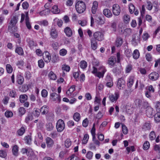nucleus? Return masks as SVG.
<instances>
[{
  "label": "nucleus",
  "mask_w": 160,
  "mask_h": 160,
  "mask_svg": "<svg viewBox=\"0 0 160 160\" xmlns=\"http://www.w3.org/2000/svg\"><path fill=\"white\" fill-rule=\"evenodd\" d=\"M19 99L21 103H24L28 99V96L25 94L21 95L19 96Z\"/></svg>",
  "instance_id": "nucleus-20"
},
{
  "label": "nucleus",
  "mask_w": 160,
  "mask_h": 160,
  "mask_svg": "<svg viewBox=\"0 0 160 160\" xmlns=\"http://www.w3.org/2000/svg\"><path fill=\"white\" fill-rule=\"evenodd\" d=\"M150 144L148 141H146L143 144V149L144 150L148 149L150 147Z\"/></svg>",
  "instance_id": "nucleus-45"
},
{
  "label": "nucleus",
  "mask_w": 160,
  "mask_h": 160,
  "mask_svg": "<svg viewBox=\"0 0 160 160\" xmlns=\"http://www.w3.org/2000/svg\"><path fill=\"white\" fill-rule=\"evenodd\" d=\"M18 147L16 145H15L12 147V153L15 156H17L18 155Z\"/></svg>",
  "instance_id": "nucleus-21"
},
{
  "label": "nucleus",
  "mask_w": 160,
  "mask_h": 160,
  "mask_svg": "<svg viewBox=\"0 0 160 160\" xmlns=\"http://www.w3.org/2000/svg\"><path fill=\"white\" fill-rule=\"evenodd\" d=\"M119 97V94L118 92H115L114 94H111L109 96V98L112 102H116Z\"/></svg>",
  "instance_id": "nucleus-6"
},
{
  "label": "nucleus",
  "mask_w": 160,
  "mask_h": 160,
  "mask_svg": "<svg viewBox=\"0 0 160 160\" xmlns=\"http://www.w3.org/2000/svg\"><path fill=\"white\" fill-rule=\"evenodd\" d=\"M75 85L72 86L66 92V94L68 96H70L72 97H73V95L72 93L75 90Z\"/></svg>",
  "instance_id": "nucleus-13"
},
{
  "label": "nucleus",
  "mask_w": 160,
  "mask_h": 160,
  "mask_svg": "<svg viewBox=\"0 0 160 160\" xmlns=\"http://www.w3.org/2000/svg\"><path fill=\"white\" fill-rule=\"evenodd\" d=\"M98 70L101 71V72H98L96 74H95V76L99 78L103 77L104 76V74L107 71L105 68L104 66H101L99 67Z\"/></svg>",
  "instance_id": "nucleus-4"
},
{
  "label": "nucleus",
  "mask_w": 160,
  "mask_h": 160,
  "mask_svg": "<svg viewBox=\"0 0 160 160\" xmlns=\"http://www.w3.org/2000/svg\"><path fill=\"white\" fill-rule=\"evenodd\" d=\"M131 33V30L130 28H126L123 32L124 34L125 35H130Z\"/></svg>",
  "instance_id": "nucleus-63"
},
{
  "label": "nucleus",
  "mask_w": 160,
  "mask_h": 160,
  "mask_svg": "<svg viewBox=\"0 0 160 160\" xmlns=\"http://www.w3.org/2000/svg\"><path fill=\"white\" fill-rule=\"evenodd\" d=\"M129 12L131 14L133 13L135 10L134 6L131 3L129 5Z\"/></svg>",
  "instance_id": "nucleus-44"
},
{
  "label": "nucleus",
  "mask_w": 160,
  "mask_h": 160,
  "mask_svg": "<svg viewBox=\"0 0 160 160\" xmlns=\"http://www.w3.org/2000/svg\"><path fill=\"white\" fill-rule=\"evenodd\" d=\"M125 81L122 78L119 79L117 84V86L119 89H122L125 87Z\"/></svg>",
  "instance_id": "nucleus-8"
},
{
  "label": "nucleus",
  "mask_w": 160,
  "mask_h": 160,
  "mask_svg": "<svg viewBox=\"0 0 160 160\" xmlns=\"http://www.w3.org/2000/svg\"><path fill=\"white\" fill-rule=\"evenodd\" d=\"M93 156V152L90 151H89L87 152L86 154V157L88 159H92Z\"/></svg>",
  "instance_id": "nucleus-46"
},
{
  "label": "nucleus",
  "mask_w": 160,
  "mask_h": 160,
  "mask_svg": "<svg viewBox=\"0 0 160 160\" xmlns=\"http://www.w3.org/2000/svg\"><path fill=\"white\" fill-rule=\"evenodd\" d=\"M24 78L21 75H18L17 77V82L19 84H22L24 81Z\"/></svg>",
  "instance_id": "nucleus-31"
},
{
  "label": "nucleus",
  "mask_w": 160,
  "mask_h": 160,
  "mask_svg": "<svg viewBox=\"0 0 160 160\" xmlns=\"http://www.w3.org/2000/svg\"><path fill=\"white\" fill-rule=\"evenodd\" d=\"M59 54L61 56H64L67 53V51L64 48L62 49L59 51Z\"/></svg>",
  "instance_id": "nucleus-56"
},
{
  "label": "nucleus",
  "mask_w": 160,
  "mask_h": 160,
  "mask_svg": "<svg viewBox=\"0 0 160 160\" xmlns=\"http://www.w3.org/2000/svg\"><path fill=\"white\" fill-rule=\"evenodd\" d=\"M103 13L104 15L108 18H110L112 16L111 11L108 9H105L103 10Z\"/></svg>",
  "instance_id": "nucleus-28"
},
{
  "label": "nucleus",
  "mask_w": 160,
  "mask_h": 160,
  "mask_svg": "<svg viewBox=\"0 0 160 160\" xmlns=\"http://www.w3.org/2000/svg\"><path fill=\"white\" fill-rule=\"evenodd\" d=\"M48 111V107L46 106H43L40 109V112L42 114H46Z\"/></svg>",
  "instance_id": "nucleus-25"
},
{
  "label": "nucleus",
  "mask_w": 160,
  "mask_h": 160,
  "mask_svg": "<svg viewBox=\"0 0 160 160\" xmlns=\"http://www.w3.org/2000/svg\"><path fill=\"white\" fill-rule=\"evenodd\" d=\"M120 8L119 6L118 5L115 4L113 5L112 12L115 15H118L120 13Z\"/></svg>",
  "instance_id": "nucleus-5"
},
{
  "label": "nucleus",
  "mask_w": 160,
  "mask_h": 160,
  "mask_svg": "<svg viewBox=\"0 0 160 160\" xmlns=\"http://www.w3.org/2000/svg\"><path fill=\"white\" fill-rule=\"evenodd\" d=\"M25 142L28 144H30L32 141V138L31 135L26 136L24 138Z\"/></svg>",
  "instance_id": "nucleus-34"
},
{
  "label": "nucleus",
  "mask_w": 160,
  "mask_h": 160,
  "mask_svg": "<svg viewBox=\"0 0 160 160\" xmlns=\"http://www.w3.org/2000/svg\"><path fill=\"white\" fill-rule=\"evenodd\" d=\"M74 0H67L66 2V5L68 7H71L72 5Z\"/></svg>",
  "instance_id": "nucleus-57"
},
{
  "label": "nucleus",
  "mask_w": 160,
  "mask_h": 160,
  "mask_svg": "<svg viewBox=\"0 0 160 160\" xmlns=\"http://www.w3.org/2000/svg\"><path fill=\"white\" fill-rule=\"evenodd\" d=\"M134 77L132 76H130L127 81V85L129 88H131L133 83L134 82Z\"/></svg>",
  "instance_id": "nucleus-17"
},
{
  "label": "nucleus",
  "mask_w": 160,
  "mask_h": 160,
  "mask_svg": "<svg viewBox=\"0 0 160 160\" xmlns=\"http://www.w3.org/2000/svg\"><path fill=\"white\" fill-rule=\"evenodd\" d=\"M79 66L82 69H85L86 68L87 66V63L84 60L81 61L79 63Z\"/></svg>",
  "instance_id": "nucleus-38"
},
{
  "label": "nucleus",
  "mask_w": 160,
  "mask_h": 160,
  "mask_svg": "<svg viewBox=\"0 0 160 160\" xmlns=\"http://www.w3.org/2000/svg\"><path fill=\"white\" fill-rule=\"evenodd\" d=\"M125 54L127 57H130L131 56L132 52L131 51L130 49H127L125 51Z\"/></svg>",
  "instance_id": "nucleus-59"
},
{
  "label": "nucleus",
  "mask_w": 160,
  "mask_h": 160,
  "mask_svg": "<svg viewBox=\"0 0 160 160\" xmlns=\"http://www.w3.org/2000/svg\"><path fill=\"white\" fill-rule=\"evenodd\" d=\"M65 123L64 121L62 119L58 120L56 125V128L58 132H61L65 128Z\"/></svg>",
  "instance_id": "nucleus-2"
},
{
  "label": "nucleus",
  "mask_w": 160,
  "mask_h": 160,
  "mask_svg": "<svg viewBox=\"0 0 160 160\" xmlns=\"http://www.w3.org/2000/svg\"><path fill=\"white\" fill-rule=\"evenodd\" d=\"M24 64V62L22 60L18 61L16 63V65L18 67L20 68H22Z\"/></svg>",
  "instance_id": "nucleus-60"
},
{
  "label": "nucleus",
  "mask_w": 160,
  "mask_h": 160,
  "mask_svg": "<svg viewBox=\"0 0 160 160\" xmlns=\"http://www.w3.org/2000/svg\"><path fill=\"white\" fill-rule=\"evenodd\" d=\"M6 68L8 73H10L12 72V68L10 64H7L6 65Z\"/></svg>",
  "instance_id": "nucleus-47"
},
{
  "label": "nucleus",
  "mask_w": 160,
  "mask_h": 160,
  "mask_svg": "<svg viewBox=\"0 0 160 160\" xmlns=\"http://www.w3.org/2000/svg\"><path fill=\"white\" fill-rule=\"evenodd\" d=\"M159 77L158 73L155 72L151 73L148 76L149 78L152 81L156 80L158 79Z\"/></svg>",
  "instance_id": "nucleus-7"
},
{
  "label": "nucleus",
  "mask_w": 160,
  "mask_h": 160,
  "mask_svg": "<svg viewBox=\"0 0 160 160\" xmlns=\"http://www.w3.org/2000/svg\"><path fill=\"white\" fill-rule=\"evenodd\" d=\"M126 111L127 113L129 115H130L132 113V108L131 107L126 106L125 107Z\"/></svg>",
  "instance_id": "nucleus-43"
},
{
  "label": "nucleus",
  "mask_w": 160,
  "mask_h": 160,
  "mask_svg": "<svg viewBox=\"0 0 160 160\" xmlns=\"http://www.w3.org/2000/svg\"><path fill=\"white\" fill-rule=\"evenodd\" d=\"M50 98L53 101L57 100L60 101V97L59 94H58L56 93H52L50 94Z\"/></svg>",
  "instance_id": "nucleus-11"
},
{
  "label": "nucleus",
  "mask_w": 160,
  "mask_h": 160,
  "mask_svg": "<svg viewBox=\"0 0 160 160\" xmlns=\"http://www.w3.org/2000/svg\"><path fill=\"white\" fill-rule=\"evenodd\" d=\"M48 76L51 79L54 80H56L57 79L56 75L52 71H51L49 72L48 74Z\"/></svg>",
  "instance_id": "nucleus-40"
},
{
  "label": "nucleus",
  "mask_w": 160,
  "mask_h": 160,
  "mask_svg": "<svg viewBox=\"0 0 160 160\" xmlns=\"http://www.w3.org/2000/svg\"><path fill=\"white\" fill-rule=\"evenodd\" d=\"M154 112L153 109L151 107L148 106L146 108V114L147 116L150 118H152L153 116Z\"/></svg>",
  "instance_id": "nucleus-9"
},
{
  "label": "nucleus",
  "mask_w": 160,
  "mask_h": 160,
  "mask_svg": "<svg viewBox=\"0 0 160 160\" xmlns=\"http://www.w3.org/2000/svg\"><path fill=\"white\" fill-rule=\"evenodd\" d=\"M51 11L54 14H58L60 12V10L56 5H54L52 7L51 9Z\"/></svg>",
  "instance_id": "nucleus-29"
},
{
  "label": "nucleus",
  "mask_w": 160,
  "mask_h": 160,
  "mask_svg": "<svg viewBox=\"0 0 160 160\" xmlns=\"http://www.w3.org/2000/svg\"><path fill=\"white\" fill-rule=\"evenodd\" d=\"M25 131V129L24 127H22L17 131V134L18 135L21 136L22 135Z\"/></svg>",
  "instance_id": "nucleus-39"
},
{
  "label": "nucleus",
  "mask_w": 160,
  "mask_h": 160,
  "mask_svg": "<svg viewBox=\"0 0 160 160\" xmlns=\"http://www.w3.org/2000/svg\"><path fill=\"white\" fill-rule=\"evenodd\" d=\"M5 116L8 118H11L13 116V113L11 111H7L5 113Z\"/></svg>",
  "instance_id": "nucleus-53"
},
{
  "label": "nucleus",
  "mask_w": 160,
  "mask_h": 160,
  "mask_svg": "<svg viewBox=\"0 0 160 160\" xmlns=\"http://www.w3.org/2000/svg\"><path fill=\"white\" fill-rule=\"evenodd\" d=\"M73 118L75 121H79L81 118L80 114L78 112H75L73 115Z\"/></svg>",
  "instance_id": "nucleus-33"
},
{
  "label": "nucleus",
  "mask_w": 160,
  "mask_h": 160,
  "mask_svg": "<svg viewBox=\"0 0 160 160\" xmlns=\"http://www.w3.org/2000/svg\"><path fill=\"white\" fill-rule=\"evenodd\" d=\"M50 34L53 39H56L58 36V32L55 28H53L51 30Z\"/></svg>",
  "instance_id": "nucleus-16"
},
{
  "label": "nucleus",
  "mask_w": 160,
  "mask_h": 160,
  "mask_svg": "<svg viewBox=\"0 0 160 160\" xmlns=\"http://www.w3.org/2000/svg\"><path fill=\"white\" fill-rule=\"evenodd\" d=\"M38 23L41 25H43L44 26H47L48 24V22L46 20H44L43 21H39Z\"/></svg>",
  "instance_id": "nucleus-64"
},
{
  "label": "nucleus",
  "mask_w": 160,
  "mask_h": 160,
  "mask_svg": "<svg viewBox=\"0 0 160 160\" xmlns=\"http://www.w3.org/2000/svg\"><path fill=\"white\" fill-rule=\"evenodd\" d=\"M92 137L94 138L95 137V124L94 123L92 127L91 131Z\"/></svg>",
  "instance_id": "nucleus-48"
},
{
  "label": "nucleus",
  "mask_w": 160,
  "mask_h": 160,
  "mask_svg": "<svg viewBox=\"0 0 160 160\" xmlns=\"http://www.w3.org/2000/svg\"><path fill=\"white\" fill-rule=\"evenodd\" d=\"M64 31L66 35L68 37H70L72 35V31L69 27H67L66 28L64 29Z\"/></svg>",
  "instance_id": "nucleus-23"
},
{
  "label": "nucleus",
  "mask_w": 160,
  "mask_h": 160,
  "mask_svg": "<svg viewBox=\"0 0 160 160\" xmlns=\"http://www.w3.org/2000/svg\"><path fill=\"white\" fill-rule=\"evenodd\" d=\"M18 112L19 114L22 116L25 114L26 112V110L23 107H21L19 108Z\"/></svg>",
  "instance_id": "nucleus-54"
},
{
  "label": "nucleus",
  "mask_w": 160,
  "mask_h": 160,
  "mask_svg": "<svg viewBox=\"0 0 160 160\" xmlns=\"http://www.w3.org/2000/svg\"><path fill=\"white\" fill-rule=\"evenodd\" d=\"M89 138V136L88 134H85L83 139V143L84 144L88 142Z\"/></svg>",
  "instance_id": "nucleus-58"
},
{
  "label": "nucleus",
  "mask_w": 160,
  "mask_h": 160,
  "mask_svg": "<svg viewBox=\"0 0 160 160\" xmlns=\"http://www.w3.org/2000/svg\"><path fill=\"white\" fill-rule=\"evenodd\" d=\"M142 128L144 130H149L151 128V124L149 122H146L143 125Z\"/></svg>",
  "instance_id": "nucleus-35"
},
{
  "label": "nucleus",
  "mask_w": 160,
  "mask_h": 160,
  "mask_svg": "<svg viewBox=\"0 0 160 160\" xmlns=\"http://www.w3.org/2000/svg\"><path fill=\"white\" fill-rule=\"evenodd\" d=\"M156 137V134L155 132L154 131H152L149 134V138L151 140L154 139Z\"/></svg>",
  "instance_id": "nucleus-51"
},
{
  "label": "nucleus",
  "mask_w": 160,
  "mask_h": 160,
  "mask_svg": "<svg viewBox=\"0 0 160 160\" xmlns=\"http://www.w3.org/2000/svg\"><path fill=\"white\" fill-rule=\"evenodd\" d=\"M48 95V92L47 90L45 89L42 90L41 92V95L42 97L44 98L47 97Z\"/></svg>",
  "instance_id": "nucleus-52"
},
{
  "label": "nucleus",
  "mask_w": 160,
  "mask_h": 160,
  "mask_svg": "<svg viewBox=\"0 0 160 160\" xmlns=\"http://www.w3.org/2000/svg\"><path fill=\"white\" fill-rule=\"evenodd\" d=\"M9 99V98L7 96H5L2 101L3 103L5 105H7L8 103Z\"/></svg>",
  "instance_id": "nucleus-62"
},
{
  "label": "nucleus",
  "mask_w": 160,
  "mask_h": 160,
  "mask_svg": "<svg viewBox=\"0 0 160 160\" xmlns=\"http://www.w3.org/2000/svg\"><path fill=\"white\" fill-rule=\"evenodd\" d=\"M93 36L94 38L96 40H97L99 41H102L104 38V35L103 33L99 31H97L95 32Z\"/></svg>",
  "instance_id": "nucleus-3"
},
{
  "label": "nucleus",
  "mask_w": 160,
  "mask_h": 160,
  "mask_svg": "<svg viewBox=\"0 0 160 160\" xmlns=\"http://www.w3.org/2000/svg\"><path fill=\"white\" fill-rule=\"evenodd\" d=\"M29 47L31 49H33L34 47L37 46L36 43L32 40H30L28 42Z\"/></svg>",
  "instance_id": "nucleus-32"
},
{
  "label": "nucleus",
  "mask_w": 160,
  "mask_h": 160,
  "mask_svg": "<svg viewBox=\"0 0 160 160\" xmlns=\"http://www.w3.org/2000/svg\"><path fill=\"white\" fill-rule=\"evenodd\" d=\"M139 56L140 53L138 50V49L134 50L132 53L133 58L135 59H137L139 58Z\"/></svg>",
  "instance_id": "nucleus-30"
},
{
  "label": "nucleus",
  "mask_w": 160,
  "mask_h": 160,
  "mask_svg": "<svg viewBox=\"0 0 160 160\" xmlns=\"http://www.w3.org/2000/svg\"><path fill=\"white\" fill-rule=\"evenodd\" d=\"M45 55L43 56V59L45 62H49L51 60V56L49 53L47 51L44 52Z\"/></svg>",
  "instance_id": "nucleus-14"
},
{
  "label": "nucleus",
  "mask_w": 160,
  "mask_h": 160,
  "mask_svg": "<svg viewBox=\"0 0 160 160\" xmlns=\"http://www.w3.org/2000/svg\"><path fill=\"white\" fill-rule=\"evenodd\" d=\"M7 154L5 150H0V157L2 158H4L7 156Z\"/></svg>",
  "instance_id": "nucleus-50"
},
{
  "label": "nucleus",
  "mask_w": 160,
  "mask_h": 160,
  "mask_svg": "<svg viewBox=\"0 0 160 160\" xmlns=\"http://www.w3.org/2000/svg\"><path fill=\"white\" fill-rule=\"evenodd\" d=\"M122 126L123 133L125 134H127L128 132V130L126 126L122 124Z\"/></svg>",
  "instance_id": "nucleus-61"
},
{
  "label": "nucleus",
  "mask_w": 160,
  "mask_h": 160,
  "mask_svg": "<svg viewBox=\"0 0 160 160\" xmlns=\"http://www.w3.org/2000/svg\"><path fill=\"white\" fill-rule=\"evenodd\" d=\"M91 47L92 48L95 50L97 47V43L96 40L93 38L91 39Z\"/></svg>",
  "instance_id": "nucleus-18"
},
{
  "label": "nucleus",
  "mask_w": 160,
  "mask_h": 160,
  "mask_svg": "<svg viewBox=\"0 0 160 160\" xmlns=\"http://www.w3.org/2000/svg\"><path fill=\"white\" fill-rule=\"evenodd\" d=\"M116 62V59L115 57H111L108 60V64L110 68L114 67Z\"/></svg>",
  "instance_id": "nucleus-10"
},
{
  "label": "nucleus",
  "mask_w": 160,
  "mask_h": 160,
  "mask_svg": "<svg viewBox=\"0 0 160 160\" xmlns=\"http://www.w3.org/2000/svg\"><path fill=\"white\" fill-rule=\"evenodd\" d=\"M123 19L125 23H128L130 21V17L128 15L126 14L123 16Z\"/></svg>",
  "instance_id": "nucleus-42"
},
{
  "label": "nucleus",
  "mask_w": 160,
  "mask_h": 160,
  "mask_svg": "<svg viewBox=\"0 0 160 160\" xmlns=\"http://www.w3.org/2000/svg\"><path fill=\"white\" fill-rule=\"evenodd\" d=\"M18 21V18L16 16L13 17L11 19L10 22L11 28L14 27Z\"/></svg>",
  "instance_id": "nucleus-24"
},
{
  "label": "nucleus",
  "mask_w": 160,
  "mask_h": 160,
  "mask_svg": "<svg viewBox=\"0 0 160 160\" xmlns=\"http://www.w3.org/2000/svg\"><path fill=\"white\" fill-rule=\"evenodd\" d=\"M98 5V3L97 2L95 1L93 2L92 9V12L93 14H95L96 13L97 10Z\"/></svg>",
  "instance_id": "nucleus-22"
},
{
  "label": "nucleus",
  "mask_w": 160,
  "mask_h": 160,
  "mask_svg": "<svg viewBox=\"0 0 160 160\" xmlns=\"http://www.w3.org/2000/svg\"><path fill=\"white\" fill-rule=\"evenodd\" d=\"M46 142L47 147L51 148L54 144V141L50 137H48L46 139Z\"/></svg>",
  "instance_id": "nucleus-12"
},
{
  "label": "nucleus",
  "mask_w": 160,
  "mask_h": 160,
  "mask_svg": "<svg viewBox=\"0 0 160 160\" xmlns=\"http://www.w3.org/2000/svg\"><path fill=\"white\" fill-rule=\"evenodd\" d=\"M52 46L53 49L57 50L59 47V44L57 42H53L52 44Z\"/></svg>",
  "instance_id": "nucleus-49"
},
{
  "label": "nucleus",
  "mask_w": 160,
  "mask_h": 160,
  "mask_svg": "<svg viewBox=\"0 0 160 160\" xmlns=\"http://www.w3.org/2000/svg\"><path fill=\"white\" fill-rule=\"evenodd\" d=\"M71 145V142L70 140L68 138L67 139L65 142V145L66 147L69 148Z\"/></svg>",
  "instance_id": "nucleus-55"
},
{
  "label": "nucleus",
  "mask_w": 160,
  "mask_h": 160,
  "mask_svg": "<svg viewBox=\"0 0 160 160\" xmlns=\"http://www.w3.org/2000/svg\"><path fill=\"white\" fill-rule=\"evenodd\" d=\"M86 8L85 3L82 1H78L75 5V9L77 12L79 13H83Z\"/></svg>",
  "instance_id": "nucleus-1"
},
{
  "label": "nucleus",
  "mask_w": 160,
  "mask_h": 160,
  "mask_svg": "<svg viewBox=\"0 0 160 160\" xmlns=\"http://www.w3.org/2000/svg\"><path fill=\"white\" fill-rule=\"evenodd\" d=\"M45 127L48 131H51L53 130L54 126L51 122H48L45 125Z\"/></svg>",
  "instance_id": "nucleus-26"
},
{
  "label": "nucleus",
  "mask_w": 160,
  "mask_h": 160,
  "mask_svg": "<svg viewBox=\"0 0 160 160\" xmlns=\"http://www.w3.org/2000/svg\"><path fill=\"white\" fill-rule=\"evenodd\" d=\"M19 45H18L17 44L16 45V48L15 50V52L16 53H18L19 55H22L23 54V51L22 48L19 47Z\"/></svg>",
  "instance_id": "nucleus-19"
},
{
  "label": "nucleus",
  "mask_w": 160,
  "mask_h": 160,
  "mask_svg": "<svg viewBox=\"0 0 160 160\" xmlns=\"http://www.w3.org/2000/svg\"><path fill=\"white\" fill-rule=\"evenodd\" d=\"M155 121L157 123L160 122V112H158L154 116Z\"/></svg>",
  "instance_id": "nucleus-36"
},
{
  "label": "nucleus",
  "mask_w": 160,
  "mask_h": 160,
  "mask_svg": "<svg viewBox=\"0 0 160 160\" xmlns=\"http://www.w3.org/2000/svg\"><path fill=\"white\" fill-rule=\"evenodd\" d=\"M50 10L48 9H45L40 12V14L42 16L46 15L49 14Z\"/></svg>",
  "instance_id": "nucleus-41"
},
{
  "label": "nucleus",
  "mask_w": 160,
  "mask_h": 160,
  "mask_svg": "<svg viewBox=\"0 0 160 160\" xmlns=\"http://www.w3.org/2000/svg\"><path fill=\"white\" fill-rule=\"evenodd\" d=\"M123 43L122 39L121 38H117L116 41L115 45L117 47L121 46Z\"/></svg>",
  "instance_id": "nucleus-27"
},
{
  "label": "nucleus",
  "mask_w": 160,
  "mask_h": 160,
  "mask_svg": "<svg viewBox=\"0 0 160 160\" xmlns=\"http://www.w3.org/2000/svg\"><path fill=\"white\" fill-rule=\"evenodd\" d=\"M122 70V68L121 66L117 67L115 68L112 70L113 72L115 75H119L120 74Z\"/></svg>",
  "instance_id": "nucleus-15"
},
{
  "label": "nucleus",
  "mask_w": 160,
  "mask_h": 160,
  "mask_svg": "<svg viewBox=\"0 0 160 160\" xmlns=\"http://www.w3.org/2000/svg\"><path fill=\"white\" fill-rule=\"evenodd\" d=\"M33 118V116L31 114H28L26 117L25 121L26 123H28L29 121L32 120Z\"/></svg>",
  "instance_id": "nucleus-37"
}]
</instances>
